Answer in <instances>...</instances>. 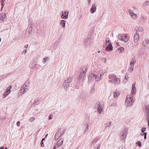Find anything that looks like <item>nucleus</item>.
Wrapping results in <instances>:
<instances>
[{"label":"nucleus","instance_id":"nucleus-9","mask_svg":"<svg viewBox=\"0 0 149 149\" xmlns=\"http://www.w3.org/2000/svg\"><path fill=\"white\" fill-rule=\"evenodd\" d=\"M127 129H125L124 130L122 133L121 138L123 139H125L126 137V136L127 134Z\"/></svg>","mask_w":149,"mask_h":149},{"label":"nucleus","instance_id":"nucleus-33","mask_svg":"<svg viewBox=\"0 0 149 149\" xmlns=\"http://www.w3.org/2000/svg\"><path fill=\"white\" fill-rule=\"evenodd\" d=\"M123 36L121 34H119L118 36V39L120 40H122L123 39Z\"/></svg>","mask_w":149,"mask_h":149},{"label":"nucleus","instance_id":"nucleus-50","mask_svg":"<svg viewBox=\"0 0 149 149\" xmlns=\"http://www.w3.org/2000/svg\"><path fill=\"white\" fill-rule=\"evenodd\" d=\"M41 145L42 147H43L44 146V144L43 142L42 141H41Z\"/></svg>","mask_w":149,"mask_h":149},{"label":"nucleus","instance_id":"nucleus-16","mask_svg":"<svg viewBox=\"0 0 149 149\" xmlns=\"http://www.w3.org/2000/svg\"><path fill=\"white\" fill-rule=\"evenodd\" d=\"M135 84L134 83L132 85V89L131 90V93L132 94H134L136 93V88L135 87Z\"/></svg>","mask_w":149,"mask_h":149},{"label":"nucleus","instance_id":"nucleus-55","mask_svg":"<svg viewBox=\"0 0 149 149\" xmlns=\"http://www.w3.org/2000/svg\"><path fill=\"white\" fill-rule=\"evenodd\" d=\"M4 3H1V9H2L3 8V6H4Z\"/></svg>","mask_w":149,"mask_h":149},{"label":"nucleus","instance_id":"nucleus-1","mask_svg":"<svg viewBox=\"0 0 149 149\" xmlns=\"http://www.w3.org/2000/svg\"><path fill=\"white\" fill-rule=\"evenodd\" d=\"M87 71V68L86 67H82L80 70V74L78 80L80 81L81 79L83 78L85 75Z\"/></svg>","mask_w":149,"mask_h":149},{"label":"nucleus","instance_id":"nucleus-17","mask_svg":"<svg viewBox=\"0 0 149 149\" xmlns=\"http://www.w3.org/2000/svg\"><path fill=\"white\" fill-rule=\"evenodd\" d=\"M143 30V28L142 27H135V31L136 32L142 31Z\"/></svg>","mask_w":149,"mask_h":149},{"label":"nucleus","instance_id":"nucleus-8","mask_svg":"<svg viewBox=\"0 0 149 149\" xmlns=\"http://www.w3.org/2000/svg\"><path fill=\"white\" fill-rule=\"evenodd\" d=\"M120 78L117 77L116 75L113 80V83L116 85H118L120 84Z\"/></svg>","mask_w":149,"mask_h":149},{"label":"nucleus","instance_id":"nucleus-64","mask_svg":"<svg viewBox=\"0 0 149 149\" xmlns=\"http://www.w3.org/2000/svg\"><path fill=\"white\" fill-rule=\"evenodd\" d=\"M63 133H62L60 135V136H62V135H63Z\"/></svg>","mask_w":149,"mask_h":149},{"label":"nucleus","instance_id":"nucleus-4","mask_svg":"<svg viewBox=\"0 0 149 149\" xmlns=\"http://www.w3.org/2000/svg\"><path fill=\"white\" fill-rule=\"evenodd\" d=\"M102 74L103 75L104 74V73L102 72V71L100 70L98 72L97 74H95V78L96 81H98L101 80L102 78Z\"/></svg>","mask_w":149,"mask_h":149},{"label":"nucleus","instance_id":"nucleus-40","mask_svg":"<svg viewBox=\"0 0 149 149\" xmlns=\"http://www.w3.org/2000/svg\"><path fill=\"white\" fill-rule=\"evenodd\" d=\"M149 3V1H145L143 3V6H147Z\"/></svg>","mask_w":149,"mask_h":149},{"label":"nucleus","instance_id":"nucleus-13","mask_svg":"<svg viewBox=\"0 0 149 149\" xmlns=\"http://www.w3.org/2000/svg\"><path fill=\"white\" fill-rule=\"evenodd\" d=\"M95 78V74L91 73L89 75V76L88 77V79L89 81H93Z\"/></svg>","mask_w":149,"mask_h":149},{"label":"nucleus","instance_id":"nucleus-37","mask_svg":"<svg viewBox=\"0 0 149 149\" xmlns=\"http://www.w3.org/2000/svg\"><path fill=\"white\" fill-rule=\"evenodd\" d=\"M109 41V38H106L105 39V43H106V45H104L103 46L104 47H106V46L107 45V44L108 42Z\"/></svg>","mask_w":149,"mask_h":149},{"label":"nucleus","instance_id":"nucleus-56","mask_svg":"<svg viewBox=\"0 0 149 149\" xmlns=\"http://www.w3.org/2000/svg\"><path fill=\"white\" fill-rule=\"evenodd\" d=\"M100 145H99L98 146L97 148H96V149H99L100 148Z\"/></svg>","mask_w":149,"mask_h":149},{"label":"nucleus","instance_id":"nucleus-10","mask_svg":"<svg viewBox=\"0 0 149 149\" xmlns=\"http://www.w3.org/2000/svg\"><path fill=\"white\" fill-rule=\"evenodd\" d=\"M70 83H68V82L64 81V83L63 84V86L65 90H66L70 86Z\"/></svg>","mask_w":149,"mask_h":149},{"label":"nucleus","instance_id":"nucleus-26","mask_svg":"<svg viewBox=\"0 0 149 149\" xmlns=\"http://www.w3.org/2000/svg\"><path fill=\"white\" fill-rule=\"evenodd\" d=\"M73 79V77L71 76L68 78V79L65 81L71 83Z\"/></svg>","mask_w":149,"mask_h":149},{"label":"nucleus","instance_id":"nucleus-28","mask_svg":"<svg viewBox=\"0 0 149 149\" xmlns=\"http://www.w3.org/2000/svg\"><path fill=\"white\" fill-rule=\"evenodd\" d=\"M132 18L134 19H136L137 17V15L136 14L133 13V14L131 16Z\"/></svg>","mask_w":149,"mask_h":149},{"label":"nucleus","instance_id":"nucleus-20","mask_svg":"<svg viewBox=\"0 0 149 149\" xmlns=\"http://www.w3.org/2000/svg\"><path fill=\"white\" fill-rule=\"evenodd\" d=\"M12 88V86L10 85L9 87L7 88L5 91L6 93H7V94H9L11 92L10 89Z\"/></svg>","mask_w":149,"mask_h":149},{"label":"nucleus","instance_id":"nucleus-30","mask_svg":"<svg viewBox=\"0 0 149 149\" xmlns=\"http://www.w3.org/2000/svg\"><path fill=\"white\" fill-rule=\"evenodd\" d=\"M36 64L33 63H32L31 64V65H30V68L31 69H33L35 67H36Z\"/></svg>","mask_w":149,"mask_h":149},{"label":"nucleus","instance_id":"nucleus-52","mask_svg":"<svg viewBox=\"0 0 149 149\" xmlns=\"http://www.w3.org/2000/svg\"><path fill=\"white\" fill-rule=\"evenodd\" d=\"M102 61L104 62V63H106V59L105 58H103L102 59Z\"/></svg>","mask_w":149,"mask_h":149},{"label":"nucleus","instance_id":"nucleus-14","mask_svg":"<svg viewBox=\"0 0 149 149\" xmlns=\"http://www.w3.org/2000/svg\"><path fill=\"white\" fill-rule=\"evenodd\" d=\"M113 49V47L112 45L110 43L107 47H106L105 50L107 51H111Z\"/></svg>","mask_w":149,"mask_h":149},{"label":"nucleus","instance_id":"nucleus-32","mask_svg":"<svg viewBox=\"0 0 149 149\" xmlns=\"http://www.w3.org/2000/svg\"><path fill=\"white\" fill-rule=\"evenodd\" d=\"M20 90L22 91L23 90H24L23 91V93H22V94H23V93H24L26 92L27 91L28 89L27 88H25L24 89V88L23 87H22L21 88Z\"/></svg>","mask_w":149,"mask_h":149},{"label":"nucleus","instance_id":"nucleus-15","mask_svg":"<svg viewBox=\"0 0 149 149\" xmlns=\"http://www.w3.org/2000/svg\"><path fill=\"white\" fill-rule=\"evenodd\" d=\"M63 141V139L62 138L60 139L58 141L56 145L58 147L62 145Z\"/></svg>","mask_w":149,"mask_h":149},{"label":"nucleus","instance_id":"nucleus-53","mask_svg":"<svg viewBox=\"0 0 149 149\" xmlns=\"http://www.w3.org/2000/svg\"><path fill=\"white\" fill-rule=\"evenodd\" d=\"M20 122L19 121H18L17 122V126L18 127H19L20 125Z\"/></svg>","mask_w":149,"mask_h":149},{"label":"nucleus","instance_id":"nucleus-62","mask_svg":"<svg viewBox=\"0 0 149 149\" xmlns=\"http://www.w3.org/2000/svg\"><path fill=\"white\" fill-rule=\"evenodd\" d=\"M88 1L89 3H90L91 2V0H88Z\"/></svg>","mask_w":149,"mask_h":149},{"label":"nucleus","instance_id":"nucleus-47","mask_svg":"<svg viewBox=\"0 0 149 149\" xmlns=\"http://www.w3.org/2000/svg\"><path fill=\"white\" fill-rule=\"evenodd\" d=\"M146 130V128L145 127H143L141 129V132H144Z\"/></svg>","mask_w":149,"mask_h":149},{"label":"nucleus","instance_id":"nucleus-24","mask_svg":"<svg viewBox=\"0 0 149 149\" xmlns=\"http://www.w3.org/2000/svg\"><path fill=\"white\" fill-rule=\"evenodd\" d=\"M111 125V123L110 122H107L106 123L104 124V126L105 128H107V127H109Z\"/></svg>","mask_w":149,"mask_h":149},{"label":"nucleus","instance_id":"nucleus-54","mask_svg":"<svg viewBox=\"0 0 149 149\" xmlns=\"http://www.w3.org/2000/svg\"><path fill=\"white\" fill-rule=\"evenodd\" d=\"M27 52V50L26 49L24 50L22 52V54H25Z\"/></svg>","mask_w":149,"mask_h":149},{"label":"nucleus","instance_id":"nucleus-23","mask_svg":"<svg viewBox=\"0 0 149 149\" xmlns=\"http://www.w3.org/2000/svg\"><path fill=\"white\" fill-rule=\"evenodd\" d=\"M6 16V14L1 13L0 14V19L2 20L3 22L4 21V19H5Z\"/></svg>","mask_w":149,"mask_h":149},{"label":"nucleus","instance_id":"nucleus-48","mask_svg":"<svg viewBox=\"0 0 149 149\" xmlns=\"http://www.w3.org/2000/svg\"><path fill=\"white\" fill-rule=\"evenodd\" d=\"M147 133L144 132L143 133V134L144 135V139H146Z\"/></svg>","mask_w":149,"mask_h":149},{"label":"nucleus","instance_id":"nucleus-42","mask_svg":"<svg viewBox=\"0 0 149 149\" xmlns=\"http://www.w3.org/2000/svg\"><path fill=\"white\" fill-rule=\"evenodd\" d=\"M9 94H7V93H6L4 92V94L3 95V97L4 98L6 97Z\"/></svg>","mask_w":149,"mask_h":149},{"label":"nucleus","instance_id":"nucleus-6","mask_svg":"<svg viewBox=\"0 0 149 149\" xmlns=\"http://www.w3.org/2000/svg\"><path fill=\"white\" fill-rule=\"evenodd\" d=\"M69 12L68 10L66 11H62V15H61V17L63 19H67L68 17V14Z\"/></svg>","mask_w":149,"mask_h":149},{"label":"nucleus","instance_id":"nucleus-19","mask_svg":"<svg viewBox=\"0 0 149 149\" xmlns=\"http://www.w3.org/2000/svg\"><path fill=\"white\" fill-rule=\"evenodd\" d=\"M66 23V21L64 20H61L60 24L62 26V28H64L65 27V25Z\"/></svg>","mask_w":149,"mask_h":149},{"label":"nucleus","instance_id":"nucleus-38","mask_svg":"<svg viewBox=\"0 0 149 149\" xmlns=\"http://www.w3.org/2000/svg\"><path fill=\"white\" fill-rule=\"evenodd\" d=\"M141 19L143 20H146L147 19L146 17L143 14H141Z\"/></svg>","mask_w":149,"mask_h":149},{"label":"nucleus","instance_id":"nucleus-58","mask_svg":"<svg viewBox=\"0 0 149 149\" xmlns=\"http://www.w3.org/2000/svg\"><path fill=\"white\" fill-rule=\"evenodd\" d=\"M56 145H55L53 149H56Z\"/></svg>","mask_w":149,"mask_h":149},{"label":"nucleus","instance_id":"nucleus-60","mask_svg":"<svg viewBox=\"0 0 149 149\" xmlns=\"http://www.w3.org/2000/svg\"><path fill=\"white\" fill-rule=\"evenodd\" d=\"M0 149H4V148L3 146L0 147Z\"/></svg>","mask_w":149,"mask_h":149},{"label":"nucleus","instance_id":"nucleus-3","mask_svg":"<svg viewBox=\"0 0 149 149\" xmlns=\"http://www.w3.org/2000/svg\"><path fill=\"white\" fill-rule=\"evenodd\" d=\"M93 41V40L92 39L90 38H88L85 39L84 41V45L86 48L90 46Z\"/></svg>","mask_w":149,"mask_h":149},{"label":"nucleus","instance_id":"nucleus-29","mask_svg":"<svg viewBox=\"0 0 149 149\" xmlns=\"http://www.w3.org/2000/svg\"><path fill=\"white\" fill-rule=\"evenodd\" d=\"M129 38L127 37V36H123V39L122 40V41H124L125 42H127Z\"/></svg>","mask_w":149,"mask_h":149},{"label":"nucleus","instance_id":"nucleus-31","mask_svg":"<svg viewBox=\"0 0 149 149\" xmlns=\"http://www.w3.org/2000/svg\"><path fill=\"white\" fill-rule=\"evenodd\" d=\"M134 66H130L128 69V71L130 72H132L134 70Z\"/></svg>","mask_w":149,"mask_h":149},{"label":"nucleus","instance_id":"nucleus-57","mask_svg":"<svg viewBox=\"0 0 149 149\" xmlns=\"http://www.w3.org/2000/svg\"><path fill=\"white\" fill-rule=\"evenodd\" d=\"M28 46V45H25L24 47L25 48H27Z\"/></svg>","mask_w":149,"mask_h":149},{"label":"nucleus","instance_id":"nucleus-25","mask_svg":"<svg viewBox=\"0 0 149 149\" xmlns=\"http://www.w3.org/2000/svg\"><path fill=\"white\" fill-rule=\"evenodd\" d=\"M120 92L119 91H117L116 92H113V97L114 98H116L120 95Z\"/></svg>","mask_w":149,"mask_h":149},{"label":"nucleus","instance_id":"nucleus-18","mask_svg":"<svg viewBox=\"0 0 149 149\" xmlns=\"http://www.w3.org/2000/svg\"><path fill=\"white\" fill-rule=\"evenodd\" d=\"M139 38V36L138 34L136 33L134 36V40L135 42H136Z\"/></svg>","mask_w":149,"mask_h":149},{"label":"nucleus","instance_id":"nucleus-21","mask_svg":"<svg viewBox=\"0 0 149 149\" xmlns=\"http://www.w3.org/2000/svg\"><path fill=\"white\" fill-rule=\"evenodd\" d=\"M145 111L146 113V116H149V104L146 107Z\"/></svg>","mask_w":149,"mask_h":149},{"label":"nucleus","instance_id":"nucleus-35","mask_svg":"<svg viewBox=\"0 0 149 149\" xmlns=\"http://www.w3.org/2000/svg\"><path fill=\"white\" fill-rule=\"evenodd\" d=\"M49 57H45L43 58V63H45L47 61L49 60Z\"/></svg>","mask_w":149,"mask_h":149},{"label":"nucleus","instance_id":"nucleus-46","mask_svg":"<svg viewBox=\"0 0 149 149\" xmlns=\"http://www.w3.org/2000/svg\"><path fill=\"white\" fill-rule=\"evenodd\" d=\"M53 118V116L52 114H50L49 115V119L50 120L51 119Z\"/></svg>","mask_w":149,"mask_h":149},{"label":"nucleus","instance_id":"nucleus-22","mask_svg":"<svg viewBox=\"0 0 149 149\" xmlns=\"http://www.w3.org/2000/svg\"><path fill=\"white\" fill-rule=\"evenodd\" d=\"M148 44L147 40H144L143 41L142 44V46L143 47H146Z\"/></svg>","mask_w":149,"mask_h":149},{"label":"nucleus","instance_id":"nucleus-49","mask_svg":"<svg viewBox=\"0 0 149 149\" xmlns=\"http://www.w3.org/2000/svg\"><path fill=\"white\" fill-rule=\"evenodd\" d=\"M147 117V120H148V125L149 127V116H146Z\"/></svg>","mask_w":149,"mask_h":149},{"label":"nucleus","instance_id":"nucleus-11","mask_svg":"<svg viewBox=\"0 0 149 149\" xmlns=\"http://www.w3.org/2000/svg\"><path fill=\"white\" fill-rule=\"evenodd\" d=\"M61 129L58 130L56 132L55 136V139L56 140L58 139L60 137V134L61 133Z\"/></svg>","mask_w":149,"mask_h":149},{"label":"nucleus","instance_id":"nucleus-12","mask_svg":"<svg viewBox=\"0 0 149 149\" xmlns=\"http://www.w3.org/2000/svg\"><path fill=\"white\" fill-rule=\"evenodd\" d=\"M97 8L94 4H92L90 9V12L92 13H93L96 10Z\"/></svg>","mask_w":149,"mask_h":149},{"label":"nucleus","instance_id":"nucleus-43","mask_svg":"<svg viewBox=\"0 0 149 149\" xmlns=\"http://www.w3.org/2000/svg\"><path fill=\"white\" fill-rule=\"evenodd\" d=\"M128 12L130 14V15L131 16L133 13H134L133 11L132 10L130 9L128 10Z\"/></svg>","mask_w":149,"mask_h":149},{"label":"nucleus","instance_id":"nucleus-2","mask_svg":"<svg viewBox=\"0 0 149 149\" xmlns=\"http://www.w3.org/2000/svg\"><path fill=\"white\" fill-rule=\"evenodd\" d=\"M134 102V100L133 99H132L131 97H126L125 100L126 105L127 107L132 106Z\"/></svg>","mask_w":149,"mask_h":149},{"label":"nucleus","instance_id":"nucleus-36","mask_svg":"<svg viewBox=\"0 0 149 149\" xmlns=\"http://www.w3.org/2000/svg\"><path fill=\"white\" fill-rule=\"evenodd\" d=\"M85 129L84 130V132H86L88 131L89 128V126L87 124H86L85 125Z\"/></svg>","mask_w":149,"mask_h":149},{"label":"nucleus","instance_id":"nucleus-7","mask_svg":"<svg viewBox=\"0 0 149 149\" xmlns=\"http://www.w3.org/2000/svg\"><path fill=\"white\" fill-rule=\"evenodd\" d=\"M116 75L114 74H110L108 75V81L111 83H113V80Z\"/></svg>","mask_w":149,"mask_h":149},{"label":"nucleus","instance_id":"nucleus-34","mask_svg":"<svg viewBox=\"0 0 149 149\" xmlns=\"http://www.w3.org/2000/svg\"><path fill=\"white\" fill-rule=\"evenodd\" d=\"M123 36L121 34H119L118 36V39L120 40H122L123 39Z\"/></svg>","mask_w":149,"mask_h":149},{"label":"nucleus","instance_id":"nucleus-61","mask_svg":"<svg viewBox=\"0 0 149 149\" xmlns=\"http://www.w3.org/2000/svg\"><path fill=\"white\" fill-rule=\"evenodd\" d=\"M5 0H2L1 1V3H4V1H5Z\"/></svg>","mask_w":149,"mask_h":149},{"label":"nucleus","instance_id":"nucleus-27","mask_svg":"<svg viewBox=\"0 0 149 149\" xmlns=\"http://www.w3.org/2000/svg\"><path fill=\"white\" fill-rule=\"evenodd\" d=\"M136 61L135 59L133 58L131 60V62L130 64V66H134V64L136 62Z\"/></svg>","mask_w":149,"mask_h":149},{"label":"nucleus","instance_id":"nucleus-41","mask_svg":"<svg viewBox=\"0 0 149 149\" xmlns=\"http://www.w3.org/2000/svg\"><path fill=\"white\" fill-rule=\"evenodd\" d=\"M124 48L123 47H121L118 49V50L120 52H123L124 50Z\"/></svg>","mask_w":149,"mask_h":149},{"label":"nucleus","instance_id":"nucleus-5","mask_svg":"<svg viewBox=\"0 0 149 149\" xmlns=\"http://www.w3.org/2000/svg\"><path fill=\"white\" fill-rule=\"evenodd\" d=\"M95 107L97 108V112L100 114L102 110V107L101 104L99 102H97L95 105Z\"/></svg>","mask_w":149,"mask_h":149},{"label":"nucleus","instance_id":"nucleus-51","mask_svg":"<svg viewBox=\"0 0 149 149\" xmlns=\"http://www.w3.org/2000/svg\"><path fill=\"white\" fill-rule=\"evenodd\" d=\"M38 99H36L34 102V104H37V103L38 102Z\"/></svg>","mask_w":149,"mask_h":149},{"label":"nucleus","instance_id":"nucleus-44","mask_svg":"<svg viewBox=\"0 0 149 149\" xmlns=\"http://www.w3.org/2000/svg\"><path fill=\"white\" fill-rule=\"evenodd\" d=\"M129 74L128 73H126L125 75V79L127 81V77H128Z\"/></svg>","mask_w":149,"mask_h":149},{"label":"nucleus","instance_id":"nucleus-63","mask_svg":"<svg viewBox=\"0 0 149 149\" xmlns=\"http://www.w3.org/2000/svg\"><path fill=\"white\" fill-rule=\"evenodd\" d=\"M45 140V138H43L42 139V140L41 141H44Z\"/></svg>","mask_w":149,"mask_h":149},{"label":"nucleus","instance_id":"nucleus-59","mask_svg":"<svg viewBox=\"0 0 149 149\" xmlns=\"http://www.w3.org/2000/svg\"><path fill=\"white\" fill-rule=\"evenodd\" d=\"M95 141H96V140H95L94 139V140L92 142V144L93 143H94V142H95Z\"/></svg>","mask_w":149,"mask_h":149},{"label":"nucleus","instance_id":"nucleus-39","mask_svg":"<svg viewBox=\"0 0 149 149\" xmlns=\"http://www.w3.org/2000/svg\"><path fill=\"white\" fill-rule=\"evenodd\" d=\"M136 144H137V145L139 147H141V143L140 141H138L136 143Z\"/></svg>","mask_w":149,"mask_h":149},{"label":"nucleus","instance_id":"nucleus-45","mask_svg":"<svg viewBox=\"0 0 149 149\" xmlns=\"http://www.w3.org/2000/svg\"><path fill=\"white\" fill-rule=\"evenodd\" d=\"M35 118L33 117H31L29 119V121L31 122H32L34 120Z\"/></svg>","mask_w":149,"mask_h":149}]
</instances>
